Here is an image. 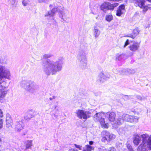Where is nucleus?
<instances>
[{"mask_svg": "<svg viewBox=\"0 0 151 151\" xmlns=\"http://www.w3.org/2000/svg\"><path fill=\"white\" fill-rule=\"evenodd\" d=\"M68 151H77V150H74L73 149H71L70 150Z\"/></svg>", "mask_w": 151, "mask_h": 151, "instance_id": "obj_45", "label": "nucleus"}, {"mask_svg": "<svg viewBox=\"0 0 151 151\" xmlns=\"http://www.w3.org/2000/svg\"><path fill=\"white\" fill-rule=\"evenodd\" d=\"M139 47V43L137 42H134L129 46L130 50L133 52L137 50Z\"/></svg>", "mask_w": 151, "mask_h": 151, "instance_id": "obj_16", "label": "nucleus"}, {"mask_svg": "<svg viewBox=\"0 0 151 151\" xmlns=\"http://www.w3.org/2000/svg\"><path fill=\"white\" fill-rule=\"evenodd\" d=\"M3 116V113L1 110L0 109V117H2Z\"/></svg>", "mask_w": 151, "mask_h": 151, "instance_id": "obj_41", "label": "nucleus"}, {"mask_svg": "<svg viewBox=\"0 0 151 151\" xmlns=\"http://www.w3.org/2000/svg\"><path fill=\"white\" fill-rule=\"evenodd\" d=\"M93 143V142L92 141H90L89 142V144L91 145H92Z\"/></svg>", "mask_w": 151, "mask_h": 151, "instance_id": "obj_44", "label": "nucleus"}, {"mask_svg": "<svg viewBox=\"0 0 151 151\" xmlns=\"http://www.w3.org/2000/svg\"><path fill=\"white\" fill-rule=\"evenodd\" d=\"M1 139H0V142H1ZM0 151H1L0 150Z\"/></svg>", "mask_w": 151, "mask_h": 151, "instance_id": "obj_52", "label": "nucleus"}, {"mask_svg": "<svg viewBox=\"0 0 151 151\" xmlns=\"http://www.w3.org/2000/svg\"><path fill=\"white\" fill-rule=\"evenodd\" d=\"M127 145V148L129 149V150L130 151L133 150L132 149V147L131 146V145L129 143H128L127 142L126 144Z\"/></svg>", "mask_w": 151, "mask_h": 151, "instance_id": "obj_33", "label": "nucleus"}, {"mask_svg": "<svg viewBox=\"0 0 151 151\" xmlns=\"http://www.w3.org/2000/svg\"><path fill=\"white\" fill-rule=\"evenodd\" d=\"M23 123L22 121L17 122L15 124V129L17 132H20L23 129Z\"/></svg>", "mask_w": 151, "mask_h": 151, "instance_id": "obj_15", "label": "nucleus"}, {"mask_svg": "<svg viewBox=\"0 0 151 151\" xmlns=\"http://www.w3.org/2000/svg\"><path fill=\"white\" fill-rule=\"evenodd\" d=\"M93 32L94 35L96 38L98 37L99 36L101 33L100 31L96 27H94Z\"/></svg>", "mask_w": 151, "mask_h": 151, "instance_id": "obj_22", "label": "nucleus"}, {"mask_svg": "<svg viewBox=\"0 0 151 151\" xmlns=\"http://www.w3.org/2000/svg\"><path fill=\"white\" fill-rule=\"evenodd\" d=\"M3 125V121L2 120H0V129L2 128Z\"/></svg>", "mask_w": 151, "mask_h": 151, "instance_id": "obj_37", "label": "nucleus"}, {"mask_svg": "<svg viewBox=\"0 0 151 151\" xmlns=\"http://www.w3.org/2000/svg\"><path fill=\"white\" fill-rule=\"evenodd\" d=\"M140 30L138 28H137L134 29L133 32L131 34H128L126 35V37H130L132 39H134L139 34Z\"/></svg>", "mask_w": 151, "mask_h": 151, "instance_id": "obj_19", "label": "nucleus"}, {"mask_svg": "<svg viewBox=\"0 0 151 151\" xmlns=\"http://www.w3.org/2000/svg\"><path fill=\"white\" fill-rule=\"evenodd\" d=\"M16 0H8V2L9 4L12 7H14L15 5Z\"/></svg>", "mask_w": 151, "mask_h": 151, "instance_id": "obj_28", "label": "nucleus"}, {"mask_svg": "<svg viewBox=\"0 0 151 151\" xmlns=\"http://www.w3.org/2000/svg\"><path fill=\"white\" fill-rule=\"evenodd\" d=\"M125 6L124 5H120L118 8L116 12V15L120 16L122 14L125 12Z\"/></svg>", "mask_w": 151, "mask_h": 151, "instance_id": "obj_17", "label": "nucleus"}, {"mask_svg": "<svg viewBox=\"0 0 151 151\" xmlns=\"http://www.w3.org/2000/svg\"><path fill=\"white\" fill-rule=\"evenodd\" d=\"M102 139L101 141L104 142L106 141L109 142L114 139L116 136L114 134L110 133L108 131H104L101 133Z\"/></svg>", "mask_w": 151, "mask_h": 151, "instance_id": "obj_9", "label": "nucleus"}, {"mask_svg": "<svg viewBox=\"0 0 151 151\" xmlns=\"http://www.w3.org/2000/svg\"><path fill=\"white\" fill-rule=\"evenodd\" d=\"M52 5H50V8H51V7H52Z\"/></svg>", "mask_w": 151, "mask_h": 151, "instance_id": "obj_48", "label": "nucleus"}, {"mask_svg": "<svg viewBox=\"0 0 151 151\" xmlns=\"http://www.w3.org/2000/svg\"><path fill=\"white\" fill-rule=\"evenodd\" d=\"M126 56L124 54L117 55H116V60H120L122 59L126 58Z\"/></svg>", "mask_w": 151, "mask_h": 151, "instance_id": "obj_24", "label": "nucleus"}, {"mask_svg": "<svg viewBox=\"0 0 151 151\" xmlns=\"http://www.w3.org/2000/svg\"><path fill=\"white\" fill-rule=\"evenodd\" d=\"M110 77L109 74L107 73H100L98 76L99 79L101 82H103L104 80L108 79Z\"/></svg>", "mask_w": 151, "mask_h": 151, "instance_id": "obj_14", "label": "nucleus"}, {"mask_svg": "<svg viewBox=\"0 0 151 151\" xmlns=\"http://www.w3.org/2000/svg\"><path fill=\"white\" fill-rule=\"evenodd\" d=\"M33 117V115L30 112H27L24 116V119L27 120L30 119Z\"/></svg>", "mask_w": 151, "mask_h": 151, "instance_id": "obj_23", "label": "nucleus"}, {"mask_svg": "<svg viewBox=\"0 0 151 151\" xmlns=\"http://www.w3.org/2000/svg\"><path fill=\"white\" fill-rule=\"evenodd\" d=\"M77 59L81 66H86L87 65L86 54L83 51H80L77 55Z\"/></svg>", "mask_w": 151, "mask_h": 151, "instance_id": "obj_10", "label": "nucleus"}, {"mask_svg": "<svg viewBox=\"0 0 151 151\" xmlns=\"http://www.w3.org/2000/svg\"><path fill=\"white\" fill-rule=\"evenodd\" d=\"M76 113L78 117L80 119H87L91 116V112L85 110L78 109L76 110Z\"/></svg>", "mask_w": 151, "mask_h": 151, "instance_id": "obj_7", "label": "nucleus"}, {"mask_svg": "<svg viewBox=\"0 0 151 151\" xmlns=\"http://www.w3.org/2000/svg\"><path fill=\"white\" fill-rule=\"evenodd\" d=\"M52 19H54V17H52Z\"/></svg>", "mask_w": 151, "mask_h": 151, "instance_id": "obj_50", "label": "nucleus"}, {"mask_svg": "<svg viewBox=\"0 0 151 151\" xmlns=\"http://www.w3.org/2000/svg\"><path fill=\"white\" fill-rule=\"evenodd\" d=\"M116 116V114L114 112H108L105 114V116H106L109 121L112 123L113 126V124L115 123L117 124V119L116 121L115 120Z\"/></svg>", "mask_w": 151, "mask_h": 151, "instance_id": "obj_12", "label": "nucleus"}, {"mask_svg": "<svg viewBox=\"0 0 151 151\" xmlns=\"http://www.w3.org/2000/svg\"><path fill=\"white\" fill-rule=\"evenodd\" d=\"M118 132L119 134H122L124 132V131L123 128H121L119 129Z\"/></svg>", "mask_w": 151, "mask_h": 151, "instance_id": "obj_32", "label": "nucleus"}, {"mask_svg": "<svg viewBox=\"0 0 151 151\" xmlns=\"http://www.w3.org/2000/svg\"><path fill=\"white\" fill-rule=\"evenodd\" d=\"M7 61V58L5 56H1L0 57V62L1 63H6Z\"/></svg>", "mask_w": 151, "mask_h": 151, "instance_id": "obj_25", "label": "nucleus"}, {"mask_svg": "<svg viewBox=\"0 0 151 151\" xmlns=\"http://www.w3.org/2000/svg\"><path fill=\"white\" fill-rule=\"evenodd\" d=\"M37 1L39 3L46 2V0H37Z\"/></svg>", "mask_w": 151, "mask_h": 151, "instance_id": "obj_39", "label": "nucleus"}, {"mask_svg": "<svg viewBox=\"0 0 151 151\" xmlns=\"http://www.w3.org/2000/svg\"><path fill=\"white\" fill-rule=\"evenodd\" d=\"M133 142L134 144L137 146L142 141V142L138 146L137 151H145L146 145L151 142V135L147 133H136L133 135Z\"/></svg>", "mask_w": 151, "mask_h": 151, "instance_id": "obj_2", "label": "nucleus"}, {"mask_svg": "<svg viewBox=\"0 0 151 151\" xmlns=\"http://www.w3.org/2000/svg\"><path fill=\"white\" fill-rule=\"evenodd\" d=\"M6 127L7 128L11 127L12 124V120L9 114H6Z\"/></svg>", "mask_w": 151, "mask_h": 151, "instance_id": "obj_18", "label": "nucleus"}, {"mask_svg": "<svg viewBox=\"0 0 151 151\" xmlns=\"http://www.w3.org/2000/svg\"><path fill=\"white\" fill-rule=\"evenodd\" d=\"M93 149V147L89 145H87L85 146L84 151H91Z\"/></svg>", "mask_w": 151, "mask_h": 151, "instance_id": "obj_27", "label": "nucleus"}, {"mask_svg": "<svg viewBox=\"0 0 151 151\" xmlns=\"http://www.w3.org/2000/svg\"><path fill=\"white\" fill-rule=\"evenodd\" d=\"M130 151H133V150H132Z\"/></svg>", "mask_w": 151, "mask_h": 151, "instance_id": "obj_51", "label": "nucleus"}, {"mask_svg": "<svg viewBox=\"0 0 151 151\" xmlns=\"http://www.w3.org/2000/svg\"><path fill=\"white\" fill-rule=\"evenodd\" d=\"M62 61L58 60L54 61L47 59L42 65V68L45 74L49 76L55 74L57 72L60 71L62 68Z\"/></svg>", "mask_w": 151, "mask_h": 151, "instance_id": "obj_1", "label": "nucleus"}, {"mask_svg": "<svg viewBox=\"0 0 151 151\" xmlns=\"http://www.w3.org/2000/svg\"><path fill=\"white\" fill-rule=\"evenodd\" d=\"M32 141L30 140H27L25 141L24 143L25 147V150H28L29 149H31V147L32 145Z\"/></svg>", "mask_w": 151, "mask_h": 151, "instance_id": "obj_20", "label": "nucleus"}, {"mask_svg": "<svg viewBox=\"0 0 151 151\" xmlns=\"http://www.w3.org/2000/svg\"><path fill=\"white\" fill-rule=\"evenodd\" d=\"M146 1L150 2H151V0H146Z\"/></svg>", "mask_w": 151, "mask_h": 151, "instance_id": "obj_46", "label": "nucleus"}, {"mask_svg": "<svg viewBox=\"0 0 151 151\" xmlns=\"http://www.w3.org/2000/svg\"><path fill=\"white\" fill-rule=\"evenodd\" d=\"M137 98H138V99H139V100H142V98L140 96H138Z\"/></svg>", "mask_w": 151, "mask_h": 151, "instance_id": "obj_43", "label": "nucleus"}, {"mask_svg": "<svg viewBox=\"0 0 151 151\" xmlns=\"http://www.w3.org/2000/svg\"><path fill=\"white\" fill-rule=\"evenodd\" d=\"M21 86L28 91L32 92L36 88V86L32 81L23 80L20 83Z\"/></svg>", "mask_w": 151, "mask_h": 151, "instance_id": "obj_4", "label": "nucleus"}, {"mask_svg": "<svg viewBox=\"0 0 151 151\" xmlns=\"http://www.w3.org/2000/svg\"><path fill=\"white\" fill-rule=\"evenodd\" d=\"M105 113L103 112L98 113L93 116V119L96 122L99 121L101 125L106 128H108V124L105 123L104 117L105 116Z\"/></svg>", "mask_w": 151, "mask_h": 151, "instance_id": "obj_5", "label": "nucleus"}, {"mask_svg": "<svg viewBox=\"0 0 151 151\" xmlns=\"http://www.w3.org/2000/svg\"><path fill=\"white\" fill-rule=\"evenodd\" d=\"M57 107V106H55V109Z\"/></svg>", "mask_w": 151, "mask_h": 151, "instance_id": "obj_49", "label": "nucleus"}, {"mask_svg": "<svg viewBox=\"0 0 151 151\" xmlns=\"http://www.w3.org/2000/svg\"><path fill=\"white\" fill-rule=\"evenodd\" d=\"M99 151H107V150L103 148H99L98 149Z\"/></svg>", "mask_w": 151, "mask_h": 151, "instance_id": "obj_38", "label": "nucleus"}, {"mask_svg": "<svg viewBox=\"0 0 151 151\" xmlns=\"http://www.w3.org/2000/svg\"><path fill=\"white\" fill-rule=\"evenodd\" d=\"M124 99L125 100H127L128 99V97L127 96H125L124 97Z\"/></svg>", "mask_w": 151, "mask_h": 151, "instance_id": "obj_42", "label": "nucleus"}, {"mask_svg": "<svg viewBox=\"0 0 151 151\" xmlns=\"http://www.w3.org/2000/svg\"><path fill=\"white\" fill-rule=\"evenodd\" d=\"M129 40L127 39V40L126 41L124 45V47H126L128 45H129Z\"/></svg>", "mask_w": 151, "mask_h": 151, "instance_id": "obj_36", "label": "nucleus"}, {"mask_svg": "<svg viewBox=\"0 0 151 151\" xmlns=\"http://www.w3.org/2000/svg\"><path fill=\"white\" fill-rule=\"evenodd\" d=\"M113 19V17L111 14L106 15L105 17V19L108 22H111Z\"/></svg>", "mask_w": 151, "mask_h": 151, "instance_id": "obj_26", "label": "nucleus"}, {"mask_svg": "<svg viewBox=\"0 0 151 151\" xmlns=\"http://www.w3.org/2000/svg\"><path fill=\"white\" fill-rule=\"evenodd\" d=\"M119 4L117 3H114L111 4L109 2H105L101 4L100 6V9L104 12L109 10H113L114 8L118 5Z\"/></svg>", "mask_w": 151, "mask_h": 151, "instance_id": "obj_8", "label": "nucleus"}, {"mask_svg": "<svg viewBox=\"0 0 151 151\" xmlns=\"http://www.w3.org/2000/svg\"><path fill=\"white\" fill-rule=\"evenodd\" d=\"M11 73L9 70L6 66L0 65V82H3L2 80L3 78L9 79Z\"/></svg>", "mask_w": 151, "mask_h": 151, "instance_id": "obj_6", "label": "nucleus"}, {"mask_svg": "<svg viewBox=\"0 0 151 151\" xmlns=\"http://www.w3.org/2000/svg\"><path fill=\"white\" fill-rule=\"evenodd\" d=\"M29 2L28 0H23L22 3L24 6H26L28 4Z\"/></svg>", "mask_w": 151, "mask_h": 151, "instance_id": "obj_30", "label": "nucleus"}, {"mask_svg": "<svg viewBox=\"0 0 151 151\" xmlns=\"http://www.w3.org/2000/svg\"><path fill=\"white\" fill-rule=\"evenodd\" d=\"M107 151H116V149L113 147H111L109 148L108 150H107Z\"/></svg>", "mask_w": 151, "mask_h": 151, "instance_id": "obj_35", "label": "nucleus"}, {"mask_svg": "<svg viewBox=\"0 0 151 151\" xmlns=\"http://www.w3.org/2000/svg\"><path fill=\"white\" fill-rule=\"evenodd\" d=\"M52 55L50 54H45L43 55V57L45 58H50L52 56Z\"/></svg>", "mask_w": 151, "mask_h": 151, "instance_id": "obj_31", "label": "nucleus"}, {"mask_svg": "<svg viewBox=\"0 0 151 151\" xmlns=\"http://www.w3.org/2000/svg\"><path fill=\"white\" fill-rule=\"evenodd\" d=\"M64 14H63V15H62V19H63V18H64Z\"/></svg>", "mask_w": 151, "mask_h": 151, "instance_id": "obj_47", "label": "nucleus"}, {"mask_svg": "<svg viewBox=\"0 0 151 151\" xmlns=\"http://www.w3.org/2000/svg\"><path fill=\"white\" fill-rule=\"evenodd\" d=\"M139 117L136 116H130L128 114H124L122 116H120L117 119V124L115 123L113 124V127L116 129L118 127L119 125H121L123 122L124 120L128 121L130 122L136 123L138 122Z\"/></svg>", "mask_w": 151, "mask_h": 151, "instance_id": "obj_3", "label": "nucleus"}, {"mask_svg": "<svg viewBox=\"0 0 151 151\" xmlns=\"http://www.w3.org/2000/svg\"><path fill=\"white\" fill-rule=\"evenodd\" d=\"M146 146L145 147L146 149L145 151H148V148H149V150H151V142L149 143H147Z\"/></svg>", "mask_w": 151, "mask_h": 151, "instance_id": "obj_29", "label": "nucleus"}, {"mask_svg": "<svg viewBox=\"0 0 151 151\" xmlns=\"http://www.w3.org/2000/svg\"><path fill=\"white\" fill-rule=\"evenodd\" d=\"M56 98V97L55 96H53L52 97L50 98L49 99L50 101H52L53 99H55Z\"/></svg>", "mask_w": 151, "mask_h": 151, "instance_id": "obj_40", "label": "nucleus"}, {"mask_svg": "<svg viewBox=\"0 0 151 151\" xmlns=\"http://www.w3.org/2000/svg\"><path fill=\"white\" fill-rule=\"evenodd\" d=\"M2 83V81L0 82V100H1L5 98L8 91L7 88L1 85Z\"/></svg>", "mask_w": 151, "mask_h": 151, "instance_id": "obj_13", "label": "nucleus"}, {"mask_svg": "<svg viewBox=\"0 0 151 151\" xmlns=\"http://www.w3.org/2000/svg\"><path fill=\"white\" fill-rule=\"evenodd\" d=\"M131 1L135 4L136 6H138L141 8L143 9V11H146L148 8H151V6L149 5L147 6H145V0H130Z\"/></svg>", "mask_w": 151, "mask_h": 151, "instance_id": "obj_11", "label": "nucleus"}, {"mask_svg": "<svg viewBox=\"0 0 151 151\" xmlns=\"http://www.w3.org/2000/svg\"><path fill=\"white\" fill-rule=\"evenodd\" d=\"M57 10V8L56 7H55L51 11L48 12L47 14L45 15V16L52 17L55 15V13Z\"/></svg>", "mask_w": 151, "mask_h": 151, "instance_id": "obj_21", "label": "nucleus"}, {"mask_svg": "<svg viewBox=\"0 0 151 151\" xmlns=\"http://www.w3.org/2000/svg\"><path fill=\"white\" fill-rule=\"evenodd\" d=\"M127 71L130 74L134 73L135 72L134 70L133 69H128L127 70Z\"/></svg>", "mask_w": 151, "mask_h": 151, "instance_id": "obj_34", "label": "nucleus"}]
</instances>
